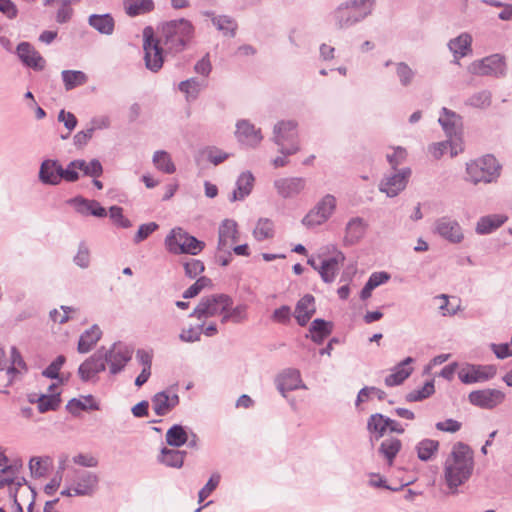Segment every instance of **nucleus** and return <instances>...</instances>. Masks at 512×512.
I'll return each mask as SVG.
<instances>
[{
  "label": "nucleus",
  "mask_w": 512,
  "mask_h": 512,
  "mask_svg": "<svg viewBox=\"0 0 512 512\" xmlns=\"http://www.w3.org/2000/svg\"><path fill=\"white\" fill-rule=\"evenodd\" d=\"M474 471V456L472 449L462 443L453 445L451 453L444 463V481L448 488V494H458L459 487L464 485Z\"/></svg>",
  "instance_id": "1"
},
{
  "label": "nucleus",
  "mask_w": 512,
  "mask_h": 512,
  "mask_svg": "<svg viewBox=\"0 0 512 512\" xmlns=\"http://www.w3.org/2000/svg\"><path fill=\"white\" fill-rule=\"evenodd\" d=\"M374 0H351L341 4L333 13L336 28L347 29L363 21L374 8Z\"/></svg>",
  "instance_id": "2"
},
{
  "label": "nucleus",
  "mask_w": 512,
  "mask_h": 512,
  "mask_svg": "<svg viewBox=\"0 0 512 512\" xmlns=\"http://www.w3.org/2000/svg\"><path fill=\"white\" fill-rule=\"evenodd\" d=\"M193 34L194 27L186 19L171 20L162 26L163 44L171 53L183 51Z\"/></svg>",
  "instance_id": "3"
},
{
  "label": "nucleus",
  "mask_w": 512,
  "mask_h": 512,
  "mask_svg": "<svg viewBox=\"0 0 512 512\" xmlns=\"http://www.w3.org/2000/svg\"><path fill=\"white\" fill-rule=\"evenodd\" d=\"M501 166L490 154L466 164L467 180L473 184L491 183L500 176Z\"/></svg>",
  "instance_id": "4"
},
{
  "label": "nucleus",
  "mask_w": 512,
  "mask_h": 512,
  "mask_svg": "<svg viewBox=\"0 0 512 512\" xmlns=\"http://www.w3.org/2000/svg\"><path fill=\"white\" fill-rule=\"evenodd\" d=\"M297 122L282 120L274 125L272 141L278 146V151L284 156H291L300 150Z\"/></svg>",
  "instance_id": "5"
},
{
  "label": "nucleus",
  "mask_w": 512,
  "mask_h": 512,
  "mask_svg": "<svg viewBox=\"0 0 512 512\" xmlns=\"http://www.w3.org/2000/svg\"><path fill=\"white\" fill-rule=\"evenodd\" d=\"M167 250L173 254H199L205 247L203 241L189 235L184 229L176 227L165 238Z\"/></svg>",
  "instance_id": "6"
},
{
  "label": "nucleus",
  "mask_w": 512,
  "mask_h": 512,
  "mask_svg": "<svg viewBox=\"0 0 512 512\" xmlns=\"http://www.w3.org/2000/svg\"><path fill=\"white\" fill-rule=\"evenodd\" d=\"M111 375L119 374L132 359L133 348L123 342H115L108 349L100 348Z\"/></svg>",
  "instance_id": "7"
},
{
  "label": "nucleus",
  "mask_w": 512,
  "mask_h": 512,
  "mask_svg": "<svg viewBox=\"0 0 512 512\" xmlns=\"http://www.w3.org/2000/svg\"><path fill=\"white\" fill-rule=\"evenodd\" d=\"M232 303V299L225 294L203 297L189 316L201 320L220 315L226 310H229Z\"/></svg>",
  "instance_id": "8"
},
{
  "label": "nucleus",
  "mask_w": 512,
  "mask_h": 512,
  "mask_svg": "<svg viewBox=\"0 0 512 512\" xmlns=\"http://www.w3.org/2000/svg\"><path fill=\"white\" fill-rule=\"evenodd\" d=\"M337 205L335 196L326 194L302 219L303 225L308 228L325 223L334 213Z\"/></svg>",
  "instance_id": "9"
},
{
  "label": "nucleus",
  "mask_w": 512,
  "mask_h": 512,
  "mask_svg": "<svg viewBox=\"0 0 512 512\" xmlns=\"http://www.w3.org/2000/svg\"><path fill=\"white\" fill-rule=\"evenodd\" d=\"M468 70L477 76L501 77L506 73V62L501 54H493L480 60L473 61Z\"/></svg>",
  "instance_id": "10"
},
{
  "label": "nucleus",
  "mask_w": 512,
  "mask_h": 512,
  "mask_svg": "<svg viewBox=\"0 0 512 512\" xmlns=\"http://www.w3.org/2000/svg\"><path fill=\"white\" fill-rule=\"evenodd\" d=\"M143 49L146 68L157 72L163 65V52L159 41L154 38L153 29L146 27L143 30Z\"/></svg>",
  "instance_id": "11"
},
{
  "label": "nucleus",
  "mask_w": 512,
  "mask_h": 512,
  "mask_svg": "<svg viewBox=\"0 0 512 512\" xmlns=\"http://www.w3.org/2000/svg\"><path fill=\"white\" fill-rule=\"evenodd\" d=\"M433 232L451 244H459L464 240V231L460 223L450 216L436 219Z\"/></svg>",
  "instance_id": "12"
},
{
  "label": "nucleus",
  "mask_w": 512,
  "mask_h": 512,
  "mask_svg": "<svg viewBox=\"0 0 512 512\" xmlns=\"http://www.w3.org/2000/svg\"><path fill=\"white\" fill-rule=\"evenodd\" d=\"M273 187L281 199H295L306 189L307 180L298 176L280 177L273 181Z\"/></svg>",
  "instance_id": "13"
},
{
  "label": "nucleus",
  "mask_w": 512,
  "mask_h": 512,
  "mask_svg": "<svg viewBox=\"0 0 512 512\" xmlns=\"http://www.w3.org/2000/svg\"><path fill=\"white\" fill-rule=\"evenodd\" d=\"M496 375V367L493 365L466 364L458 371V377L464 384L485 382Z\"/></svg>",
  "instance_id": "14"
},
{
  "label": "nucleus",
  "mask_w": 512,
  "mask_h": 512,
  "mask_svg": "<svg viewBox=\"0 0 512 512\" xmlns=\"http://www.w3.org/2000/svg\"><path fill=\"white\" fill-rule=\"evenodd\" d=\"M505 393L499 389H480L469 393V402L482 409L491 410L502 404L505 400Z\"/></svg>",
  "instance_id": "15"
},
{
  "label": "nucleus",
  "mask_w": 512,
  "mask_h": 512,
  "mask_svg": "<svg viewBox=\"0 0 512 512\" xmlns=\"http://www.w3.org/2000/svg\"><path fill=\"white\" fill-rule=\"evenodd\" d=\"M410 176L411 169L408 167L402 168L401 170L384 177L379 184V190L385 193L388 197H395L405 189Z\"/></svg>",
  "instance_id": "16"
},
{
  "label": "nucleus",
  "mask_w": 512,
  "mask_h": 512,
  "mask_svg": "<svg viewBox=\"0 0 512 512\" xmlns=\"http://www.w3.org/2000/svg\"><path fill=\"white\" fill-rule=\"evenodd\" d=\"M99 478L96 473L87 470H75L72 479L75 496H91L97 490Z\"/></svg>",
  "instance_id": "17"
},
{
  "label": "nucleus",
  "mask_w": 512,
  "mask_h": 512,
  "mask_svg": "<svg viewBox=\"0 0 512 512\" xmlns=\"http://www.w3.org/2000/svg\"><path fill=\"white\" fill-rule=\"evenodd\" d=\"M238 239L239 232L236 221L232 219L223 220L218 229V250L228 252V254L231 255L230 249Z\"/></svg>",
  "instance_id": "18"
},
{
  "label": "nucleus",
  "mask_w": 512,
  "mask_h": 512,
  "mask_svg": "<svg viewBox=\"0 0 512 512\" xmlns=\"http://www.w3.org/2000/svg\"><path fill=\"white\" fill-rule=\"evenodd\" d=\"M16 54L25 66L36 71H42L46 66L45 59L29 42L19 43L16 48Z\"/></svg>",
  "instance_id": "19"
},
{
  "label": "nucleus",
  "mask_w": 512,
  "mask_h": 512,
  "mask_svg": "<svg viewBox=\"0 0 512 512\" xmlns=\"http://www.w3.org/2000/svg\"><path fill=\"white\" fill-rule=\"evenodd\" d=\"M106 364L100 348L87 358L78 368V374L82 381L88 382L98 373L105 371Z\"/></svg>",
  "instance_id": "20"
},
{
  "label": "nucleus",
  "mask_w": 512,
  "mask_h": 512,
  "mask_svg": "<svg viewBox=\"0 0 512 512\" xmlns=\"http://www.w3.org/2000/svg\"><path fill=\"white\" fill-rule=\"evenodd\" d=\"M235 136L241 144L249 147H256L263 139L261 130L257 129L248 120H239L236 123Z\"/></svg>",
  "instance_id": "21"
},
{
  "label": "nucleus",
  "mask_w": 512,
  "mask_h": 512,
  "mask_svg": "<svg viewBox=\"0 0 512 512\" xmlns=\"http://www.w3.org/2000/svg\"><path fill=\"white\" fill-rule=\"evenodd\" d=\"M179 404V396L172 389L156 393L152 398V407L156 415L165 416Z\"/></svg>",
  "instance_id": "22"
},
{
  "label": "nucleus",
  "mask_w": 512,
  "mask_h": 512,
  "mask_svg": "<svg viewBox=\"0 0 512 512\" xmlns=\"http://www.w3.org/2000/svg\"><path fill=\"white\" fill-rule=\"evenodd\" d=\"M345 261V255L341 251H337L336 254L330 258L322 259L319 267L318 273L325 283H332L339 270L340 265Z\"/></svg>",
  "instance_id": "23"
},
{
  "label": "nucleus",
  "mask_w": 512,
  "mask_h": 512,
  "mask_svg": "<svg viewBox=\"0 0 512 512\" xmlns=\"http://www.w3.org/2000/svg\"><path fill=\"white\" fill-rule=\"evenodd\" d=\"M62 166L58 160L46 159L39 169V180L46 185L56 186L61 182Z\"/></svg>",
  "instance_id": "24"
},
{
  "label": "nucleus",
  "mask_w": 512,
  "mask_h": 512,
  "mask_svg": "<svg viewBox=\"0 0 512 512\" xmlns=\"http://www.w3.org/2000/svg\"><path fill=\"white\" fill-rule=\"evenodd\" d=\"M300 388L306 389V386L302 383L300 372L297 369H287L277 378V389L284 397L287 392Z\"/></svg>",
  "instance_id": "25"
},
{
  "label": "nucleus",
  "mask_w": 512,
  "mask_h": 512,
  "mask_svg": "<svg viewBox=\"0 0 512 512\" xmlns=\"http://www.w3.org/2000/svg\"><path fill=\"white\" fill-rule=\"evenodd\" d=\"M67 203L73 206L76 212L83 216L92 215L96 217H104L107 214L106 209L96 200H89L81 196H77L69 199Z\"/></svg>",
  "instance_id": "26"
},
{
  "label": "nucleus",
  "mask_w": 512,
  "mask_h": 512,
  "mask_svg": "<svg viewBox=\"0 0 512 512\" xmlns=\"http://www.w3.org/2000/svg\"><path fill=\"white\" fill-rule=\"evenodd\" d=\"M368 223L361 217L351 218L345 227L344 243L357 244L366 234Z\"/></svg>",
  "instance_id": "27"
},
{
  "label": "nucleus",
  "mask_w": 512,
  "mask_h": 512,
  "mask_svg": "<svg viewBox=\"0 0 512 512\" xmlns=\"http://www.w3.org/2000/svg\"><path fill=\"white\" fill-rule=\"evenodd\" d=\"M315 312V299L311 294H306L297 302L293 315L298 325L305 326Z\"/></svg>",
  "instance_id": "28"
},
{
  "label": "nucleus",
  "mask_w": 512,
  "mask_h": 512,
  "mask_svg": "<svg viewBox=\"0 0 512 512\" xmlns=\"http://www.w3.org/2000/svg\"><path fill=\"white\" fill-rule=\"evenodd\" d=\"M414 362L412 357H407L400 363H398L392 372L385 377V385L388 387H394L402 384L413 372V368L410 366Z\"/></svg>",
  "instance_id": "29"
},
{
  "label": "nucleus",
  "mask_w": 512,
  "mask_h": 512,
  "mask_svg": "<svg viewBox=\"0 0 512 512\" xmlns=\"http://www.w3.org/2000/svg\"><path fill=\"white\" fill-rule=\"evenodd\" d=\"M254 182L255 178L250 171L242 172L237 178L236 188L229 197V200L231 202L244 200L251 194Z\"/></svg>",
  "instance_id": "30"
},
{
  "label": "nucleus",
  "mask_w": 512,
  "mask_h": 512,
  "mask_svg": "<svg viewBox=\"0 0 512 512\" xmlns=\"http://www.w3.org/2000/svg\"><path fill=\"white\" fill-rule=\"evenodd\" d=\"M438 123L441 125L443 131L448 137H452L457 134V132L462 127V118L459 114L454 111L443 107L441 110L440 117L438 119Z\"/></svg>",
  "instance_id": "31"
},
{
  "label": "nucleus",
  "mask_w": 512,
  "mask_h": 512,
  "mask_svg": "<svg viewBox=\"0 0 512 512\" xmlns=\"http://www.w3.org/2000/svg\"><path fill=\"white\" fill-rule=\"evenodd\" d=\"M508 217L503 214H491L482 216L476 223L475 232L479 235H487L501 227Z\"/></svg>",
  "instance_id": "32"
},
{
  "label": "nucleus",
  "mask_w": 512,
  "mask_h": 512,
  "mask_svg": "<svg viewBox=\"0 0 512 512\" xmlns=\"http://www.w3.org/2000/svg\"><path fill=\"white\" fill-rule=\"evenodd\" d=\"M471 44L472 36L465 32L448 42V48L452 52L457 63L460 58H463L472 52Z\"/></svg>",
  "instance_id": "33"
},
{
  "label": "nucleus",
  "mask_w": 512,
  "mask_h": 512,
  "mask_svg": "<svg viewBox=\"0 0 512 512\" xmlns=\"http://www.w3.org/2000/svg\"><path fill=\"white\" fill-rule=\"evenodd\" d=\"M186 451L163 447L157 456V461L167 467L180 469L184 464Z\"/></svg>",
  "instance_id": "34"
},
{
  "label": "nucleus",
  "mask_w": 512,
  "mask_h": 512,
  "mask_svg": "<svg viewBox=\"0 0 512 512\" xmlns=\"http://www.w3.org/2000/svg\"><path fill=\"white\" fill-rule=\"evenodd\" d=\"M205 15L211 18L213 25L224 36L233 38L238 28L237 22L227 15H215L213 12H206Z\"/></svg>",
  "instance_id": "35"
},
{
  "label": "nucleus",
  "mask_w": 512,
  "mask_h": 512,
  "mask_svg": "<svg viewBox=\"0 0 512 512\" xmlns=\"http://www.w3.org/2000/svg\"><path fill=\"white\" fill-rule=\"evenodd\" d=\"M88 24L103 35H112L115 28L114 18L109 13L91 14L88 17Z\"/></svg>",
  "instance_id": "36"
},
{
  "label": "nucleus",
  "mask_w": 512,
  "mask_h": 512,
  "mask_svg": "<svg viewBox=\"0 0 512 512\" xmlns=\"http://www.w3.org/2000/svg\"><path fill=\"white\" fill-rule=\"evenodd\" d=\"M102 331L98 325H93L83 332L78 341L77 351L81 354L88 353L100 340Z\"/></svg>",
  "instance_id": "37"
},
{
  "label": "nucleus",
  "mask_w": 512,
  "mask_h": 512,
  "mask_svg": "<svg viewBox=\"0 0 512 512\" xmlns=\"http://www.w3.org/2000/svg\"><path fill=\"white\" fill-rule=\"evenodd\" d=\"M27 371L28 366L25 363L20 351L15 346H12L10 350V365L7 366L6 370L9 383L13 382L16 375L26 373Z\"/></svg>",
  "instance_id": "38"
},
{
  "label": "nucleus",
  "mask_w": 512,
  "mask_h": 512,
  "mask_svg": "<svg viewBox=\"0 0 512 512\" xmlns=\"http://www.w3.org/2000/svg\"><path fill=\"white\" fill-rule=\"evenodd\" d=\"M390 65L394 66L395 74L402 87H408L413 83L416 72L406 62H393L392 60H387L384 63L385 67Z\"/></svg>",
  "instance_id": "39"
},
{
  "label": "nucleus",
  "mask_w": 512,
  "mask_h": 512,
  "mask_svg": "<svg viewBox=\"0 0 512 512\" xmlns=\"http://www.w3.org/2000/svg\"><path fill=\"white\" fill-rule=\"evenodd\" d=\"M401 447L402 443L399 439L390 437L382 441L378 452L387 461L388 465L391 466Z\"/></svg>",
  "instance_id": "40"
},
{
  "label": "nucleus",
  "mask_w": 512,
  "mask_h": 512,
  "mask_svg": "<svg viewBox=\"0 0 512 512\" xmlns=\"http://www.w3.org/2000/svg\"><path fill=\"white\" fill-rule=\"evenodd\" d=\"M205 87L206 82L195 77L181 81L178 85L179 90L185 94L187 100H195Z\"/></svg>",
  "instance_id": "41"
},
{
  "label": "nucleus",
  "mask_w": 512,
  "mask_h": 512,
  "mask_svg": "<svg viewBox=\"0 0 512 512\" xmlns=\"http://www.w3.org/2000/svg\"><path fill=\"white\" fill-rule=\"evenodd\" d=\"M152 162L157 170L173 174L176 171V166L171 158V155L165 150H157L154 152Z\"/></svg>",
  "instance_id": "42"
},
{
  "label": "nucleus",
  "mask_w": 512,
  "mask_h": 512,
  "mask_svg": "<svg viewBox=\"0 0 512 512\" xmlns=\"http://www.w3.org/2000/svg\"><path fill=\"white\" fill-rule=\"evenodd\" d=\"M421 461H430L439 449V442L433 439H423L415 447Z\"/></svg>",
  "instance_id": "43"
},
{
  "label": "nucleus",
  "mask_w": 512,
  "mask_h": 512,
  "mask_svg": "<svg viewBox=\"0 0 512 512\" xmlns=\"http://www.w3.org/2000/svg\"><path fill=\"white\" fill-rule=\"evenodd\" d=\"M61 77L67 91L85 84L88 80L87 75L79 70H63Z\"/></svg>",
  "instance_id": "44"
},
{
  "label": "nucleus",
  "mask_w": 512,
  "mask_h": 512,
  "mask_svg": "<svg viewBox=\"0 0 512 512\" xmlns=\"http://www.w3.org/2000/svg\"><path fill=\"white\" fill-rule=\"evenodd\" d=\"M124 8L129 16L145 14L154 9L152 0H124Z\"/></svg>",
  "instance_id": "45"
},
{
  "label": "nucleus",
  "mask_w": 512,
  "mask_h": 512,
  "mask_svg": "<svg viewBox=\"0 0 512 512\" xmlns=\"http://www.w3.org/2000/svg\"><path fill=\"white\" fill-rule=\"evenodd\" d=\"M166 443L172 447H181L188 441V433L182 425L175 424L166 432Z\"/></svg>",
  "instance_id": "46"
},
{
  "label": "nucleus",
  "mask_w": 512,
  "mask_h": 512,
  "mask_svg": "<svg viewBox=\"0 0 512 512\" xmlns=\"http://www.w3.org/2000/svg\"><path fill=\"white\" fill-rule=\"evenodd\" d=\"M367 429L370 433L375 434V438L378 440L388 430V417L380 413L372 414L368 419Z\"/></svg>",
  "instance_id": "47"
},
{
  "label": "nucleus",
  "mask_w": 512,
  "mask_h": 512,
  "mask_svg": "<svg viewBox=\"0 0 512 512\" xmlns=\"http://www.w3.org/2000/svg\"><path fill=\"white\" fill-rule=\"evenodd\" d=\"M66 409L72 414V415H78L80 411H85L87 409L90 410H98L99 405L94 402L93 396L88 395L84 397V401L81 399L73 398L71 399L67 405Z\"/></svg>",
  "instance_id": "48"
},
{
  "label": "nucleus",
  "mask_w": 512,
  "mask_h": 512,
  "mask_svg": "<svg viewBox=\"0 0 512 512\" xmlns=\"http://www.w3.org/2000/svg\"><path fill=\"white\" fill-rule=\"evenodd\" d=\"M256 240L263 241L274 236V224L268 218H260L253 230Z\"/></svg>",
  "instance_id": "49"
},
{
  "label": "nucleus",
  "mask_w": 512,
  "mask_h": 512,
  "mask_svg": "<svg viewBox=\"0 0 512 512\" xmlns=\"http://www.w3.org/2000/svg\"><path fill=\"white\" fill-rule=\"evenodd\" d=\"M78 170L84 176L92 178H98L103 174V167L98 159H92L89 162L84 159H78Z\"/></svg>",
  "instance_id": "50"
},
{
  "label": "nucleus",
  "mask_w": 512,
  "mask_h": 512,
  "mask_svg": "<svg viewBox=\"0 0 512 512\" xmlns=\"http://www.w3.org/2000/svg\"><path fill=\"white\" fill-rule=\"evenodd\" d=\"M61 402L60 393L42 394L37 400L38 410L41 413L56 410Z\"/></svg>",
  "instance_id": "51"
},
{
  "label": "nucleus",
  "mask_w": 512,
  "mask_h": 512,
  "mask_svg": "<svg viewBox=\"0 0 512 512\" xmlns=\"http://www.w3.org/2000/svg\"><path fill=\"white\" fill-rule=\"evenodd\" d=\"M492 95L489 91L483 90L472 94L465 104L478 109H486L491 105Z\"/></svg>",
  "instance_id": "52"
},
{
  "label": "nucleus",
  "mask_w": 512,
  "mask_h": 512,
  "mask_svg": "<svg viewBox=\"0 0 512 512\" xmlns=\"http://www.w3.org/2000/svg\"><path fill=\"white\" fill-rule=\"evenodd\" d=\"M52 460L50 457H32L29 461V469L31 471L32 476L34 477H42L44 476L50 465Z\"/></svg>",
  "instance_id": "53"
},
{
  "label": "nucleus",
  "mask_w": 512,
  "mask_h": 512,
  "mask_svg": "<svg viewBox=\"0 0 512 512\" xmlns=\"http://www.w3.org/2000/svg\"><path fill=\"white\" fill-rule=\"evenodd\" d=\"M434 391H435L434 382L433 381H427L423 385L422 388L409 392L406 395V400L408 402L421 401V400L426 399L429 396H431L434 393Z\"/></svg>",
  "instance_id": "54"
},
{
  "label": "nucleus",
  "mask_w": 512,
  "mask_h": 512,
  "mask_svg": "<svg viewBox=\"0 0 512 512\" xmlns=\"http://www.w3.org/2000/svg\"><path fill=\"white\" fill-rule=\"evenodd\" d=\"M220 480L221 475L218 472H215L211 475L207 483L200 489L198 493L199 503L203 502L211 495V493L218 487Z\"/></svg>",
  "instance_id": "55"
},
{
  "label": "nucleus",
  "mask_w": 512,
  "mask_h": 512,
  "mask_svg": "<svg viewBox=\"0 0 512 512\" xmlns=\"http://www.w3.org/2000/svg\"><path fill=\"white\" fill-rule=\"evenodd\" d=\"M201 153L206 157L207 161L213 165H219L229 158L228 153L214 146L205 148Z\"/></svg>",
  "instance_id": "56"
},
{
  "label": "nucleus",
  "mask_w": 512,
  "mask_h": 512,
  "mask_svg": "<svg viewBox=\"0 0 512 512\" xmlns=\"http://www.w3.org/2000/svg\"><path fill=\"white\" fill-rule=\"evenodd\" d=\"M73 261L78 267H80L82 269H86L89 267V265H90V250L84 242H81L79 244L78 251H77L76 255L74 256Z\"/></svg>",
  "instance_id": "57"
},
{
  "label": "nucleus",
  "mask_w": 512,
  "mask_h": 512,
  "mask_svg": "<svg viewBox=\"0 0 512 512\" xmlns=\"http://www.w3.org/2000/svg\"><path fill=\"white\" fill-rule=\"evenodd\" d=\"M387 161L392 169L396 170L397 166L402 164L407 158V151L401 146L393 148V153L386 155Z\"/></svg>",
  "instance_id": "58"
},
{
  "label": "nucleus",
  "mask_w": 512,
  "mask_h": 512,
  "mask_svg": "<svg viewBox=\"0 0 512 512\" xmlns=\"http://www.w3.org/2000/svg\"><path fill=\"white\" fill-rule=\"evenodd\" d=\"M291 316V308L288 305H282L281 307L274 310L271 319L276 323L287 325L291 321Z\"/></svg>",
  "instance_id": "59"
},
{
  "label": "nucleus",
  "mask_w": 512,
  "mask_h": 512,
  "mask_svg": "<svg viewBox=\"0 0 512 512\" xmlns=\"http://www.w3.org/2000/svg\"><path fill=\"white\" fill-rule=\"evenodd\" d=\"M79 177L78 159L71 161L66 168L62 167L61 180L76 182Z\"/></svg>",
  "instance_id": "60"
},
{
  "label": "nucleus",
  "mask_w": 512,
  "mask_h": 512,
  "mask_svg": "<svg viewBox=\"0 0 512 512\" xmlns=\"http://www.w3.org/2000/svg\"><path fill=\"white\" fill-rule=\"evenodd\" d=\"M202 334V325L196 327H189L183 329L179 335V338L183 342L194 343L200 340Z\"/></svg>",
  "instance_id": "61"
},
{
  "label": "nucleus",
  "mask_w": 512,
  "mask_h": 512,
  "mask_svg": "<svg viewBox=\"0 0 512 512\" xmlns=\"http://www.w3.org/2000/svg\"><path fill=\"white\" fill-rule=\"evenodd\" d=\"M436 299L441 301L438 308L442 316H453L460 310L459 304L456 306L450 305L449 298L446 294H441L437 296Z\"/></svg>",
  "instance_id": "62"
},
{
  "label": "nucleus",
  "mask_w": 512,
  "mask_h": 512,
  "mask_svg": "<svg viewBox=\"0 0 512 512\" xmlns=\"http://www.w3.org/2000/svg\"><path fill=\"white\" fill-rule=\"evenodd\" d=\"M110 217L111 219L118 224L122 228H129L132 226V223L129 219L125 218L123 215V209L119 206L110 207Z\"/></svg>",
  "instance_id": "63"
},
{
  "label": "nucleus",
  "mask_w": 512,
  "mask_h": 512,
  "mask_svg": "<svg viewBox=\"0 0 512 512\" xmlns=\"http://www.w3.org/2000/svg\"><path fill=\"white\" fill-rule=\"evenodd\" d=\"M158 229V225L155 222H150L140 225L137 233L134 236V242L136 244L145 240L149 235Z\"/></svg>",
  "instance_id": "64"
}]
</instances>
